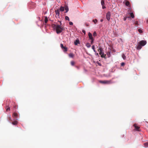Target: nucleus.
Wrapping results in <instances>:
<instances>
[{
  "label": "nucleus",
  "instance_id": "7c9ffc66",
  "mask_svg": "<svg viewBox=\"0 0 148 148\" xmlns=\"http://www.w3.org/2000/svg\"><path fill=\"white\" fill-rule=\"evenodd\" d=\"M10 108L9 107H8L6 109V111H8L10 110Z\"/></svg>",
  "mask_w": 148,
  "mask_h": 148
},
{
  "label": "nucleus",
  "instance_id": "20e7f679",
  "mask_svg": "<svg viewBox=\"0 0 148 148\" xmlns=\"http://www.w3.org/2000/svg\"><path fill=\"white\" fill-rule=\"evenodd\" d=\"M111 16V13L110 12H108L106 14V18L107 20L109 21L110 20V17Z\"/></svg>",
  "mask_w": 148,
  "mask_h": 148
},
{
  "label": "nucleus",
  "instance_id": "ddd939ff",
  "mask_svg": "<svg viewBox=\"0 0 148 148\" xmlns=\"http://www.w3.org/2000/svg\"><path fill=\"white\" fill-rule=\"evenodd\" d=\"M69 56L71 58H73L74 56V55L73 53H70L69 54Z\"/></svg>",
  "mask_w": 148,
  "mask_h": 148
},
{
  "label": "nucleus",
  "instance_id": "aec40b11",
  "mask_svg": "<svg viewBox=\"0 0 148 148\" xmlns=\"http://www.w3.org/2000/svg\"><path fill=\"white\" fill-rule=\"evenodd\" d=\"M60 10L61 11H63L64 10V7L61 6L60 7Z\"/></svg>",
  "mask_w": 148,
  "mask_h": 148
},
{
  "label": "nucleus",
  "instance_id": "473e14b6",
  "mask_svg": "<svg viewBox=\"0 0 148 148\" xmlns=\"http://www.w3.org/2000/svg\"><path fill=\"white\" fill-rule=\"evenodd\" d=\"M124 65H125V63H124V62H122V63H121V66H124Z\"/></svg>",
  "mask_w": 148,
  "mask_h": 148
},
{
  "label": "nucleus",
  "instance_id": "393cba45",
  "mask_svg": "<svg viewBox=\"0 0 148 148\" xmlns=\"http://www.w3.org/2000/svg\"><path fill=\"white\" fill-rule=\"evenodd\" d=\"M65 19L66 20H68L69 21V17L67 16H65Z\"/></svg>",
  "mask_w": 148,
  "mask_h": 148
},
{
  "label": "nucleus",
  "instance_id": "f704fd0d",
  "mask_svg": "<svg viewBox=\"0 0 148 148\" xmlns=\"http://www.w3.org/2000/svg\"><path fill=\"white\" fill-rule=\"evenodd\" d=\"M82 32L84 34H86V31L84 30H82Z\"/></svg>",
  "mask_w": 148,
  "mask_h": 148
},
{
  "label": "nucleus",
  "instance_id": "412c9836",
  "mask_svg": "<svg viewBox=\"0 0 148 148\" xmlns=\"http://www.w3.org/2000/svg\"><path fill=\"white\" fill-rule=\"evenodd\" d=\"M92 21L95 24H96L97 22L98 21L97 19H95V20H93Z\"/></svg>",
  "mask_w": 148,
  "mask_h": 148
},
{
  "label": "nucleus",
  "instance_id": "9d476101",
  "mask_svg": "<svg viewBox=\"0 0 148 148\" xmlns=\"http://www.w3.org/2000/svg\"><path fill=\"white\" fill-rule=\"evenodd\" d=\"M88 36L90 39L92 40L94 39L92 37V34L90 32H89L88 33Z\"/></svg>",
  "mask_w": 148,
  "mask_h": 148
},
{
  "label": "nucleus",
  "instance_id": "79ce46f5",
  "mask_svg": "<svg viewBox=\"0 0 148 148\" xmlns=\"http://www.w3.org/2000/svg\"><path fill=\"white\" fill-rule=\"evenodd\" d=\"M93 51H94V52H96V50H95V49H93Z\"/></svg>",
  "mask_w": 148,
  "mask_h": 148
},
{
  "label": "nucleus",
  "instance_id": "5701e85b",
  "mask_svg": "<svg viewBox=\"0 0 148 148\" xmlns=\"http://www.w3.org/2000/svg\"><path fill=\"white\" fill-rule=\"evenodd\" d=\"M122 57L123 59L125 60L126 59V56L124 54H123L122 55Z\"/></svg>",
  "mask_w": 148,
  "mask_h": 148
},
{
  "label": "nucleus",
  "instance_id": "72a5a7b5",
  "mask_svg": "<svg viewBox=\"0 0 148 148\" xmlns=\"http://www.w3.org/2000/svg\"><path fill=\"white\" fill-rule=\"evenodd\" d=\"M135 24L136 25H137L138 24V22L137 21H136L135 23Z\"/></svg>",
  "mask_w": 148,
  "mask_h": 148
},
{
  "label": "nucleus",
  "instance_id": "e433bc0d",
  "mask_svg": "<svg viewBox=\"0 0 148 148\" xmlns=\"http://www.w3.org/2000/svg\"><path fill=\"white\" fill-rule=\"evenodd\" d=\"M92 49L93 50L95 49L94 45H93L92 46Z\"/></svg>",
  "mask_w": 148,
  "mask_h": 148
},
{
  "label": "nucleus",
  "instance_id": "c9c22d12",
  "mask_svg": "<svg viewBox=\"0 0 148 148\" xmlns=\"http://www.w3.org/2000/svg\"><path fill=\"white\" fill-rule=\"evenodd\" d=\"M69 23L70 25H73V23L71 22H70Z\"/></svg>",
  "mask_w": 148,
  "mask_h": 148
},
{
  "label": "nucleus",
  "instance_id": "c756f323",
  "mask_svg": "<svg viewBox=\"0 0 148 148\" xmlns=\"http://www.w3.org/2000/svg\"><path fill=\"white\" fill-rule=\"evenodd\" d=\"M91 40V44H92L93 43V41H94V39H92V40Z\"/></svg>",
  "mask_w": 148,
  "mask_h": 148
},
{
  "label": "nucleus",
  "instance_id": "f3484780",
  "mask_svg": "<svg viewBox=\"0 0 148 148\" xmlns=\"http://www.w3.org/2000/svg\"><path fill=\"white\" fill-rule=\"evenodd\" d=\"M48 18L47 17V16H46L45 18V23H47V22L48 21Z\"/></svg>",
  "mask_w": 148,
  "mask_h": 148
},
{
  "label": "nucleus",
  "instance_id": "39448f33",
  "mask_svg": "<svg viewBox=\"0 0 148 148\" xmlns=\"http://www.w3.org/2000/svg\"><path fill=\"white\" fill-rule=\"evenodd\" d=\"M140 44L142 46H143L145 45L147 43V42L146 40H141L140 42Z\"/></svg>",
  "mask_w": 148,
  "mask_h": 148
},
{
  "label": "nucleus",
  "instance_id": "4be33fe9",
  "mask_svg": "<svg viewBox=\"0 0 148 148\" xmlns=\"http://www.w3.org/2000/svg\"><path fill=\"white\" fill-rule=\"evenodd\" d=\"M8 119L10 121H12V119L10 115H8Z\"/></svg>",
  "mask_w": 148,
  "mask_h": 148
},
{
  "label": "nucleus",
  "instance_id": "c03bdc74",
  "mask_svg": "<svg viewBox=\"0 0 148 148\" xmlns=\"http://www.w3.org/2000/svg\"><path fill=\"white\" fill-rule=\"evenodd\" d=\"M147 23H148V19L147 20Z\"/></svg>",
  "mask_w": 148,
  "mask_h": 148
},
{
  "label": "nucleus",
  "instance_id": "f03ea898",
  "mask_svg": "<svg viewBox=\"0 0 148 148\" xmlns=\"http://www.w3.org/2000/svg\"><path fill=\"white\" fill-rule=\"evenodd\" d=\"M98 51L99 52V54L101 56V57H104V53L103 52V49L101 47H99L98 49Z\"/></svg>",
  "mask_w": 148,
  "mask_h": 148
},
{
  "label": "nucleus",
  "instance_id": "ea45409f",
  "mask_svg": "<svg viewBox=\"0 0 148 148\" xmlns=\"http://www.w3.org/2000/svg\"><path fill=\"white\" fill-rule=\"evenodd\" d=\"M86 26H88L89 25L87 23H86Z\"/></svg>",
  "mask_w": 148,
  "mask_h": 148
},
{
  "label": "nucleus",
  "instance_id": "2f4dec72",
  "mask_svg": "<svg viewBox=\"0 0 148 148\" xmlns=\"http://www.w3.org/2000/svg\"><path fill=\"white\" fill-rule=\"evenodd\" d=\"M130 16H128V17H125V18H124V19H124V21H125L126 20V18H130Z\"/></svg>",
  "mask_w": 148,
  "mask_h": 148
},
{
  "label": "nucleus",
  "instance_id": "1a4fd4ad",
  "mask_svg": "<svg viewBox=\"0 0 148 148\" xmlns=\"http://www.w3.org/2000/svg\"><path fill=\"white\" fill-rule=\"evenodd\" d=\"M123 3H125L126 6H128V7H130V3L129 1H126L125 2L124 1L123 2Z\"/></svg>",
  "mask_w": 148,
  "mask_h": 148
},
{
  "label": "nucleus",
  "instance_id": "cd10ccee",
  "mask_svg": "<svg viewBox=\"0 0 148 148\" xmlns=\"http://www.w3.org/2000/svg\"><path fill=\"white\" fill-rule=\"evenodd\" d=\"M93 35L94 36H97V33L96 32H94L93 33Z\"/></svg>",
  "mask_w": 148,
  "mask_h": 148
},
{
  "label": "nucleus",
  "instance_id": "b1692460",
  "mask_svg": "<svg viewBox=\"0 0 148 148\" xmlns=\"http://www.w3.org/2000/svg\"><path fill=\"white\" fill-rule=\"evenodd\" d=\"M71 65L72 66H74L75 64L74 62L73 61H71Z\"/></svg>",
  "mask_w": 148,
  "mask_h": 148
},
{
  "label": "nucleus",
  "instance_id": "2eb2a0df",
  "mask_svg": "<svg viewBox=\"0 0 148 148\" xmlns=\"http://www.w3.org/2000/svg\"><path fill=\"white\" fill-rule=\"evenodd\" d=\"M18 122L16 121H14L13 122H12V124L14 125H16L17 124Z\"/></svg>",
  "mask_w": 148,
  "mask_h": 148
},
{
  "label": "nucleus",
  "instance_id": "7ed1b4c3",
  "mask_svg": "<svg viewBox=\"0 0 148 148\" xmlns=\"http://www.w3.org/2000/svg\"><path fill=\"white\" fill-rule=\"evenodd\" d=\"M100 82L104 84H109L111 83L112 82L111 80L110 81H107V80H106V81H100Z\"/></svg>",
  "mask_w": 148,
  "mask_h": 148
},
{
  "label": "nucleus",
  "instance_id": "dca6fc26",
  "mask_svg": "<svg viewBox=\"0 0 148 148\" xmlns=\"http://www.w3.org/2000/svg\"><path fill=\"white\" fill-rule=\"evenodd\" d=\"M129 14H130V17H131L132 18H134V16L133 13H129Z\"/></svg>",
  "mask_w": 148,
  "mask_h": 148
},
{
  "label": "nucleus",
  "instance_id": "f257e3e1",
  "mask_svg": "<svg viewBox=\"0 0 148 148\" xmlns=\"http://www.w3.org/2000/svg\"><path fill=\"white\" fill-rule=\"evenodd\" d=\"M53 27L56 29V32L57 34L61 33L63 29V28L61 27L60 25L56 24L53 25Z\"/></svg>",
  "mask_w": 148,
  "mask_h": 148
},
{
  "label": "nucleus",
  "instance_id": "a878e982",
  "mask_svg": "<svg viewBox=\"0 0 148 148\" xmlns=\"http://www.w3.org/2000/svg\"><path fill=\"white\" fill-rule=\"evenodd\" d=\"M101 4L102 5H104V1L103 0H102L101 2Z\"/></svg>",
  "mask_w": 148,
  "mask_h": 148
},
{
  "label": "nucleus",
  "instance_id": "a211bd4d",
  "mask_svg": "<svg viewBox=\"0 0 148 148\" xmlns=\"http://www.w3.org/2000/svg\"><path fill=\"white\" fill-rule=\"evenodd\" d=\"M86 46L88 47V48H89L90 47L91 45L89 43H87L86 44Z\"/></svg>",
  "mask_w": 148,
  "mask_h": 148
},
{
  "label": "nucleus",
  "instance_id": "c85d7f7f",
  "mask_svg": "<svg viewBox=\"0 0 148 148\" xmlns=\"http://www.w3.org/2000/svg\"><path fill=\"white\" fill-rule=\"evenodd\" d=\"M138 32H139L140 33H142V32H143L142 31L141 29H138Z\"/></svg>",
  "mask_w": 148,
  "mask_h": 148
},
{
  "label": "nucleus",
  "instance_id": "4468645a",
  "mask_svg": "<svg viewBox=\"0 0 148 148\" xmlns=\"http://www.w3.org/2000/svg\"><path fill=\"white\" fill-rule=\"evenodd\" d=\"M79 43V41L78 39H77L74 42V44L75 45H77Z\"/></svg>",
  "mask_w": 148,
  "mask_h": 148
},
{
  "label": "nucleus",
  "instance_id": "37998d69",
  "mask_svg": "<svg viewBox=\"0 0 148 148\" xmlns=\"http://www.w3.org/2000/svg\"><path fill=\"white\" fill-rule=\"evenodd\" d=\"M98 55V53H97V54H96V55Z\"/></svg>",
  "mask_w": 148,
  "mask_h": 148
},
{
  "label": "nucleus",
  "instance_id": "a19ab883",
  "mask_svg": "<svg viewBox=\"0 0 148 148\" xmlns=\"http://www.w3.org/2000/svg\"><path fill=\"white\" fill-rule=\"evenodd\" d=\"M103 21V19H101V20L100 21H101V22H102Z\"/></svg>",
  "mask_w": 148,
  "mask_h": 148
},
{
  "label": "nucleus",
  "instance_id": "bb28decb",
  "mask_svg": "<svg viewBox=\"0 0 148 148\" xmlns=\"http://www.w3.org/2000/svg\"><path fill=\"white\" fill-rule=\"evenodd\" d=\"M144 145L145 147H147L148 146V143H144Z\"/></svg>",
  "mask_w": 148,
  "mask_h": 148
},
{
  "label": "nucleus",
  "instance_id": "4c0bfd02",
  "mask_svg": "<svg viewBox=\"0 0 148 148\" xmlns=\"http://www.w3.org/2000/svg\"><path fill=\"white\" fill-rule=\"evenodd\" d=\"M102 8L103 9H104L106 8V7L104 6V5H102Z\"/></svg>",
  "mask_w": 148,
  "mask_h": 148
},
{
  "label": "nucleus",
  "instance_id": "6ab92c4d",
  "mask_svg": "<svg viewBox=\"0 0 148 148\" xmlns=\"http://www.w3.org/2000/svg\"><path fill=\"white\" fill-rule=\"evenodd\" d=\"M65 10H66L65 12H67L69 11V8L68 6H66L65 7Z\"/></svg>",
  "mask_w": 148,
  "mask_h": 148
},
{
  "label": "nucleus",
  "instance_id": "0eeeda50",
  "mask_svg": "<svg viewBox=\"0 0 148 148\" xmlns=\"http://www.w3.org/2000/svg\"><path fill=\"white\" fill-rule=\"evenodd\" d=\"M60 47L61 48L64 50V51H67V48L66 47L64 46L62 44H61Z\"/></svg>",
  "mask_w": 148,
  "mask_h": 148
},
{
  "label": "nucleus",
  "instance_id": "9b49d317",
  "mask_svg": "<svg viewBox=\"0 0 148 148\" xmlns=\"http://www.w3.org/2000/svg\"><path fill=\"white\" fill-rule=\"evenodd\" d=\"M17 116L18 114L17 113L14 112L13 113L12 115V116L14 118H17Z\"/></svg>",
  "mask_w": 148,
  "mask_h": 148
},
{
  "label": "nucleus",
  "instance_id": "6e6552de",
  "mask_svg": "<svg viewBox=\"0 0 148 148\" xmlns=\"http://www.w3.org/2000/svg\"><path fill=\"white\" fill-rule=\"evenodd\" d=\"M134 126L135 127V130L137 131H139L140 127L137 125L136 124L134 125Z\"/></svg>",
  "mask_w": 148,
  "mask_h": 148
},
{
  "label": "nucleus",
  "instance_id": "423d86ee",
  "mask_svg": "<svg viewBox=\"0 0 148 148\" xmlns=\"http://www.w3.org/2000/svg\"><path fill=\"white\" fill-rule=\"evenodd\" d=\"M55 12L56 13V15H55L56 17V18H59V11L58 10H56L55 11Z\"/></svg>",
  "mask_w": 148,
  "mask_h": 148
},
{
  "label": "nucleus",
  "instance_id": "f8f14e48",
  "mask_svg": "<svg viewBox=\"0 0 148 148\" xmlns=\"http://www.w3.org/2000/svg\"><path fill=\"white\" fill-rule=\"evenodd\" d=\"M142 45L140 44V42H139L138 45L137 47V49H141L142 47Z\"/></svg>",
  "mask_w": 148,
  "mask_h": 148
},
{
  "label": "nucleus",
  "instance_id": "58836bf2",
  "mask_svg": "<svg viewBox=\"0 0 148 148\" xmlns=\"http://www.w3.org/2000/svg\"><path fill=\"white\" fill-rule=\"evenodd\" d=\"M59 22H60V25H60V26L62 25V23H61V21H59Z\"/></svg>",
  "mask_w": 148,
  "mask_h": 148
}]
</instances>
